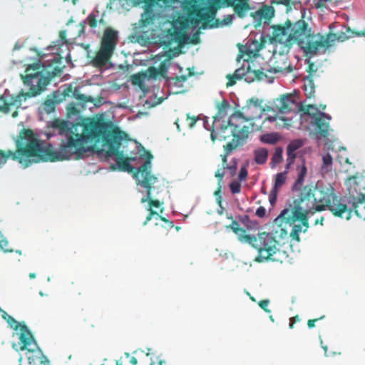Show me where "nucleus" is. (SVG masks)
<instances>
[{
    "instance_id": "13",
    "label": "nucleus",
    "mask_w": 365,
    "mask_h": 365,
    "mask_svg": "<svg viewBox=\"0 0 365 365\" xmlns=\"http://www.w3.org/2000/svg\"><path fill=\"white\" fill-rule=\"evenodd\" d=\"M304 112L312 117L311 123L316 127L317 134L320 137L327 138L329 135L331 117L324 112L319 111L315 105L307 106Z\"/></svg>"
},
{
    "instance_id": "31",
    "label": "nucleus",
    "mask_w": 365,
    "mask_h": 365,
    "mask_svg": "<svg viewBox=\"0 0 365 365\" xmlns=\"http://www.w3.org/2000/svg\"><path fill=\"white\" fill-rule=\"evenodd\" d=\"M279 140V136L276 133H266L260 136V141L269 144L274 145Z\"/></svg>"
},
{
    "instance_id": "20",
    "label": "nucleus",
    "mask_w": 365,
    "mask_h": 365,
    "mask_svg": "<svg viewBox=\"0 0 365 365\" xmlns=\"http://www.w3.org/2000/svg\"><path fill=\"white\" fill-rule=\"evenodd\" d=\"M295 101L291 95H283L274 101V106L280 113H287L292 110Z\"/></svg>"
},
{
    "instance_id": "37",
    "label": "nucleus",
    "mask_w": 365,
    "mask_h": 365,
    "mask_svg": "<svg viewBox=\"0 0 365 365\" xmlns=\"http://www.w3.org/2000/svg\"><path fill=\"white\" fill-rule=\"evenodd\" d=\"M317 66L314 63L309 61V65L307 68V71L309 73L307 76H312V78L317 79L319 76L317 73Z\"/></svg>"
},
{
    "instance_id": "51",
    "label": "nucleus",
    "mask_w": 365,
    "mask_h": 365,
    "mask_svg": "<svg viewBox=\"0 0 365 365\" xmlns=\"http://www.w3.org/2000/svg\"><path fill=\"white\" fill-rule=\"evenodd\" d=\"M125 357L129 361L130 364L132 365H137L138 364V360L137 359L130 355L129 353H125Z\"/></svg>"
},
{
    "instance_id": "38",
    "label": "nucleus",
    "mask_w": 365,
    "mask_h": 365,
    "mask_svg": "<svg viewBox=\"0 0 365 365\" xmlns=\"http://www.w3.org/2000/svg\"><path fill=\"white\" fill-rule=\"evenodd\" d=\"M86 21L88 26L92 29H95L98 26L97 16L93 12L87 16Z\"/></svg>"
},
{
    "instance_id": "33",
    "label": "nucleus",
    "mask_w": 365,
    "mask_h": 365,
    "mask_svg": "<svg viewBox=\"0 0 365 365\" xmlns=\"http://www.w3.org/2000/svg\"><path fill=\"white\" fill-rule=\"evenodd\" d=\"M245 140H237L236 138H233L231 142H228L223 146L224 153L230 155L238 145L242 144Z\"/></svg>"
},
{
    "instance_id": "43",
    "label": "nucleus",
    "mask_w": 365,
    "mask_h": 365,
    "mask_svg": "<svg viewBox=\"0 0 365 365\" xmlns=\"http://www.w3.org/2000/svg\"><path fill=\"white\" fill-rule=\"evenodd\" d=\"M178 0H143L144 4H148L150 5H155V4H157L160 1H163V3L167 4V3H175Z\"/></svg>"
},
{
    "instance_id": "3",
    "label": "nucleus",
    "mask_w": 365,
    "mask_h": 365,
    "mask_svg": "<svg viewBox=\"0 0 365 365\" xmlns=\"http://www.w3.org/2000/svg\"><path fill=\"white\" fill-rule=\"evenodd\" d=\"M297 198L299 200L301 208L309 209L311 215L329 210L335 217L350 220L346 196L339 197L331 185H304Z\"/></svg>"
},
{
    "instance_id": "48",
    "label": "nucleus",
    "mask_w": 365,
    "mask_h": 365,
    "mask_svg": "<svg viewBox=\"0 0 365 365\" xmlns=\"http://www.w3.org/2000/svg\"><path fill=\"white\" fill-rule=\"evenodd\" d=\"M159 71V75L164 76L167 73L168 67L165 62L160 63L159 68H158Z\"/></svg>"
},
{
    "instance_id": "32",
    "label": "nucleus",
    "mask_w": 365,
    "mask_h": 365,
    "mask_svg": "<svg viewBox=\"0 0 365 365\" xmlns=\"http://www.w3.org/2000/svg\"><path fill=\"white\" fill-rule=\"evenodd\" d=\"M283 149L281 147H277L274 150V153L271 158L270 165L271 167L273 168H274L277 164L280 163L283 160Z\"/></svg>"
},
{
    "instance_id": "36",
    "label": "nucleus",
    "mask_w": 365,
    "mask_h": 365,
    "mask_svg": "<svg viewBox=\"0 0 365 365\" xmlns=\"http://www.w3.org/2000/svg\"><path fill=\"white\" fill-rule=\"evenodd\" d=\"M233 15L229 14L225 16L222 21H220L219 19H216L214 24L210 26V28L218 27L220 25H229L232 23L233 21Z\"/></svg>"
},
{
    "instance_id": "63",
    "label": "nucleus",
    "mask_w": 365,
    "mask_h": 365,
    "mask_svg": "<svg viewBox=\"0 0 365 365\" xmlns=\"http://www.w3.org/2000/svg\"><path fill=\"white\" fill-rule=\"evenodd\" d=\"M98 22H99V24L103 26L106 25V21L103 18H101L100 20H98Z\"/></svg>"
},
{
    "instance_id": "27",
    "label": "nucleus",
    "mask_w": 365,
    "mask_h": 365,
    "mask_svg": "<svg viewBox=\"0 0 365 365\" xmlns=\"http://www.w3.org/2000/svg\"><path fill=\"white\" fill-rule=\"evenodd\" d=\"M26 94V93H22L21 95L17 96L15 98L13 99L12 101L9 103L6 102L2 96H0V110L7 113L10 110V107L11 106L17 107L19 106L21 102V97H26L27 95ZM28 97L29 96H28Z\"/></svg>"
},
{
    "instance_id": "40",
    "label": "nucleus",
    "mask_w": 365,
    "mask_h": 365,
    "mask_svg": "<svg viewBox=\"0 0 365 365\" xmlns=\"http://www.w3.org/2000/svg\"><path fill=\"white\" fill-rule=\"evenodd\" d=\"M331 1L334 2V0H314L313 1L314 6L317 9H324V8H326L327 4L328 2H331Z\"/></svg>"
},
{
    "instance_id": "56",
    "label": "nucleus",
    "mask_w": 365,
    "mask_h": 365,
    "mask_svg": "<svg viewBox=\"0 0 365 365\" xmlns=\"http://www.w3.org/2000/svg\"><path fill=\"white\" fill-rule=\"evenodd\" d=\"M175 85H178L179 83H182V82H185L187 80V76H176L175 78Z\"/></svg>"
},
{
    "instance_id": "57",
    "label": "nucleus",
    "mask_w": 365,
    "mask_h": 365,
    "mask_svg": "<svg viewBox=\"0 0 365 365\" xmlns=\"http://www.w3.org/2000/svg\"><path fill=\"white\" fill-rule=\"evenodd\" d=\"M225 173L222 171V170H217L215 173V176L219 180V184L222 180V178L224 177Z\"/></svg>"
},
{
    "instance_id": "34",
    "label": "nucleus",
    "mask_w": 365,
    "mask_h": 365,
    "mask_svg": "<svg viewBox=\"0 0 365 365\" xmlns=\"http://www.w3.org/2000/svg\"><path fill=\"white\" fill-rule=\"evenodd\" d=\"M304 144V140L302 139H295L292 140L287 147V151L295 153V151L301 148Z\"/></svg>"
},
{
    "instance_id": "12",
    "label": "nucleus",
    "mask_w": 365,
    "mask_h": 365,
    "mask_svg": "<svg viewBox=\"0 0 365 365\" xmlns=\"http://www.w3.org/2000/svg\"><path fill=\"white\" fill-rule=\"evenodd\" d=\"M71 96L83 103H93L94 101V98L92 96H86L84 94H81L77 88L73 89L72 86L69 85L62 92L56 91L52 93L51 97L48 96L43 104V110L48 113L53 112L56 104L65 101L67 97Z\"/></svg>"
},
{
    "instance_id": "59",
    "label": "nucleus",
    "mask_w": 365,
    "mask_h": 365,
    "mask_svg": "<svg viewBox=\"0 0 365 365\" xmlns=\"http://www.w3.org/2000/svg\"><path fill=\"white\" fill-rule=\"evenodd\" d=\"M324 220V217H321L319 219H317L314 222V225H323V221Z\"/></svg>"
},
{
    "instance_id": "22",
    "label": "nucleus",
    "mask_w": 365,
    "mask_h": 365,
    "mask_svg": "<svg viewBox=\"0 0 365 365\" xmlns=\"http://www.w3.org/2000/svg\"><path fill=\"white\" fill-rule=\"evenodd\" d=\"M297 178L292 186V191L297 192V195L295 197H297L300 194V190L302 189L304 186H303V183L304 182V178L307 174V169L304 163H303L300 166H297Z\"/></svg>"
},
{
    "instance_id": "6",
    "label": "nucleus",
    "mask_w": 365,
    "mask_h": 365,
    "mask_svg": "<svg viewBox=\"0 0 365 365\" xmlns=\"http://www.w3.org/2000/svg\"><path fill=\"white\" fill-rule=\"evenodd\" d=\"M309 209L302 210L299 200L294 197L292 209L284 208L277 220L284 221L287 224L293 225L290 237L297 242L300 241L299 233L305 232L309 228V217L311 214Z\"/></svg>"
},
{
    "instance_id": "25",
    "label": "nucleus",
    "mask_w": 365,
    "mask_h": 365,
    "mask_svg": "<svg viewBox=\"0 0 365 365\" xmlns=\"http://www.w3.org/2000/svg\"><path fill=\"white\" fill-rule=\"evenodd\" d=\"M267 42V40L264 36L260 37V41L257 40H254L252 41V43L249 46V47H245V51L240 49V51L242 54L246 53L250 57L251 56H255L258 53V52L262 50Z\"/></svg>"
},
{
    "instance_id": "21",
    "label": "nucleus",
    "mask_w": 365,
    "mask_h": 365,
    "mask_svg": "<svg viewBox=\"0 0 365 365\" xmlns=\"http://www.w3.org/2000/svg\"><path fill=\"white\" fill-rule=\"evenodd\" d=\"M287 178V170L277 173L275 177L274 187L271 191L269 201L271 204H274L279 190L285 184Z\"/></svg>"
},
{
    "instance_id": "19",
    "label": "nucleus",
    "mask_w": 365,
    "mask_h": 365,
    "mask_svg": "<svg viewBox=\"0 0 365 365\" xmlns=\"http://www.w3.org/2000/svg\"><path fill=\"white\" fill-rule=\"evenodd\" d=\"M347 208L350 210V218L354 213L359 218L365 220V198L347 199Z\"/></svg>"
},
{
    "instance_id": "62",
    "label": "nucleus",
    "mask_w": 365,
    "mask_h": 365,
    "mask_svg": "<svg viewBox=\"0 0 365 365\" xmlns=\"http://www.w3.org/2000/svg\"><path fill=\"white\" fill-rule=\"evenodd\" d=\"M220 192H221V186L219 185V187L215 192V195H216V196L219 195V197H220Z\"/></svg>"
},
{
    "instance_id": "26",
    "label": "nucleus",
    "mask_w": 365,
    "mask_h": 365,
    "mask_svg": "<svg viewBox=\"0 0 365 365\" xmlns=\"http://www.w3.org/2000/svg\"><path fill=\"white\" fill-rule=\"evenodd\" d=\"M153 6L154 5L145 4V11L141 16L143 26H148L154 24L156 19V14L152 8Z\"/></svg>"
},
{
    "instance_id": "53",
    "label": "nucleus",
    "mask_w": 365,
    "mask_h": 365,
    "mask_svg": "<svg viewBox=\"0 0 365 365\" xmlns=\"http://www.w3.org/2000/svg\"><path fill=\"white\" fill-rule=\"evenodd\" d=\"M324 317V316H322L319 318H316V319H309L308 322H307V326L309 329H312L313 327H315V323L317 322H318L319 320L323 319Z\"/></svg>"
},
{
    "instance_id": "8",
    "label": "nucleus",
    "mask_w": 365,
    "mask_h": 365,
    "mask_svg": "<svg viewBox=\"0 0 365 365\" xmlns=\"http://www.w3.org/2000/svg\"><path fill=\"white\" fill-rule=\"evenodd\" d=\"M145 153L147 155L145 162L138 168V172L134 173L133 176L136 180L137 185L145 188L146 191V195L140 200L141 203L148 202L149 205L148 208H158L163 202L158 200H154L152 196L153 185L158 180V178L155 175H152L150 172L153 155L148 151H145Z\"/></svg>"
},
{
    "instance_id": "9",
    "label": "nucleus",
    "mask_w": 365,
    "mask_h": 365,
    "mask_svg": "<svg viewBox=\"0 0 365 365\" xmlns=\"http://www.w3.org/2000/svg\"><path fill=\"white\" fill-rule=\"evenodd\" d=\"M251 245L258 252V256L255 261L263 262L271 260L273 262L279 261L278 255H280V250L277 248L279 244L276 238L270 233L261 232L252 240Z\"/></svg>"
},
{
    "instance_id": "2",
    "label": "nucleus",
    "mask_w": 365,
    "mask_h": 365,
    "mask_svg": "<svg viewBox=\"0 0 365 365\" xmlns=\"http://www.w3.org/2000/svg\"><path fill=\"white\" fill-rule=\"evenodd\" d=\"M271 28L272 33L269 37L270 43L290 47L296 43L305 53L311 56L316 55L321 48L331 47L336 40L344 41L349 38L344 34L334 33L315 34L303 17L294 23L287 19L284 24L272 25Z\"/></svg>"
},
{
    "instance_id": "39",
    "label": "nucleus",
    "mask_w": 365,
    "mask_h": 365,
    "mask_svg": "<svg viewBox=\"0 0 365 365\" xmlns=\"http://www.w3.org/2000/svg\"><path fill=\"white\" fill-rule=\"evenodd\" d=\"M147 210L149 211V213L148 216L146 217L145 221L143 222V225H145L148 224V222H150L153 217H155L157 219H158L159 216L160 215L158 212L153 210L150 208H147Z\"/></svg>"
},
{
    "instance_id": "15",
    "label": "nucleus",
    "mask_w": 365,
    "mask_h": 365,
    "mask_svg": "<svg viewBox=\"0 0 365 365\" xmlns=\"http://www.w3.org/2000/svg\"><path fill=\"white\" fill-rule=\"evenodd\" d=\"M262 72L256 71L255 69H252L250 65L248 63L247 66H242V67L236 69L232 75H227L228 82L227 86H232L236 83V80L244 79L248 83L253 82L255 80L262 81Z\"/></svg>"
},
{
    "instance_id": "49",
    "label": "nucleus",
    "mask_w": 365,
    "mask_h": 365,
    "mask_svg": "<svg viewBox=\"0 0 365 365\" xmlns=\"http://www.w3.org/2000/svg\"><path fill=\"white\" fill-rule=\"evenodd\" d=\"M229 155H227L225 153H224V155H222V164H223V168H227V169H229L230 170H235V167H233V166H229L228 165H227V156Z\"/></svg>"
},
{
    "instance_id": "46",
    "label": "nucleus",
    "mask_w": 365,
    "mask_h": 365,
    "mask_svg": "<svg viewBox=\"0 0 365 365\" xmlns=\"http://www.w3.org/2000/svg\"><path fill=\"white\" fill-rule=\"evenodd\" d=\"M187 120H189V127L192 128L195 126L196 122L200 120V118L195 115L191 116L189 113H187Z\"/></svg>"
},
{
    "instance_id": "17",
    "label": "nucleus",
    "mask_w": 365,
    "mask_h": 365,
    "mask_svg": "<svg viewBox=\"0 0 365 365\" xmlns=\"http://www.w3.org/2000/svg\"><path fill=\"white\" fill-rule=\"evenodd\" d=\"M275 10L272 6L262 5L258 10L251 13L255 28L262 24H269L274 16Z\"/></svg>"
},
{
    "instance_id": "61",
    "label": "nucleus",
    "mask_w": 365,
    "mask_h": 365,
    "mask_svg": "<svg viewBox=\"0 0 365 365\" xmlns=\"http://www.w3.org/2000/svg\"><path fill=\"white\" fill-rule=\"evenodd\" d=\"M140 81V76H133V83L136 84L138 83Z\"/></svg>"
},
{
    "instance_id": "60",
    "label": "nucleus",
    "mask_w": 365,
    "mask_h": 365,
    "mask_svg": "<svg viewBox=\"0 0 365 365\" xmlns=\"http://www.w3.org/2000/svg\"><path fill=\"white\" fill-rule=\"evenodd\" d=\"M59 37H60V38L61 40L66 41V31H60Z\"/></svg>"
},
{
    "instance_id": "7",
    "label": "nucleus",
    "mask_w": 365,
    "mask_h": 365,
    "mask_svg": "<svg viewBox=\"0 0 365 365\" xmlns=\"http://www.w3.org/2000/svg\"><path fill=\"white\" fill-rule=\"evenodd\" d=\"M210 6L208 8H196L193 10V14L196 17V22L203 21L202 28H206L208 22L215 19L217 8L214 5L217 4L220 0H208ZM224 3L233 9L235 14L242 19L246 16L247 12L251 9L250 0H223Z\"/></svg>"
},
{
    "instance_id": "44",
    "label": "nucleus",
    "mask_w": 365,
    "mask_h": 365,
    "mask_svg": "<svg viewBox=\"0 0 365 365\" xmlns=\"http://www.w3.org/2000/svg\"><path fill=\"white\" fill-rule=\"evenodd\" d=\"M323 166L328 167L332 164V157L330 154L327 153L322 157Z\"/></svg>"
},
{
    "instance_id": "64",
    "label": "nucleus",
    "mask_w": 365,
    "mask_h": 365,
    "mask_svg": "<svg viewBox=\"0 0 365 365\" xmlns=\"http://www.w3.org/2000/svg\"><path fill=\"white\" fill-rule=\"evenodd\" d=\"M29 278H30L31 279H34V278H36V274H35V273H34V272L30 273V274H29Z\"/></svg>"
},
{
    "instance_id": "11",
    "label": "nucleus",
    "mask_w": 365,
    "mask_h": 365,
    "mask_svg": "<svg viewBox=\"0 0 365 365\" xmlns=\"http://www.w3.org/2000/svg\"><path fill=\"white\" fill-rule=\"evenodd\" d=\"M257 115H245L241 111H235L228 118L229 125L232 132V137L239 140H246L252 127V121Z\"/></svg>"
},
{
    "instance_id": "55",
    "label": "nucleus",
    "mask_w": 365,
    "mask_h": 365,
    "mask_svg": "<svg viewBox=\"0 0 365 365\" xmlns=\"http://www.w3.org/2000/svg\"><path fill=\"white\" fill-rule=\"evenodd\" d=\"M300 321V318L298 315H296L292 318H290L289 319V328L290 329H293L294 328V324L297 322H299Z\"/></svg>"
},
{
    "instance_id": "45",
    "label": "nucleus",
    "mask_w": 365,
    "mask_h": 365,
    "mask_svg": "<svg viewBox=\"0 0 365 365\" xmlns=\"http://www.w3.org/2000/svg\"><path fill=\"white\" fill-rule=\"evenodd\" d=\"M247 175H248V172H247L246 167H242L240 170L239 175H238L239 180L240 181H245V180H246Z\"/></svg>"
},
{
    "instance_id": "10",
    "label": "nucleus",
    "mask_w": 365,
    "mask_h": 365,
    "mask_svg": "<svg viewBox=\"0 0 365 365\" xmlns=\"http://www.w3.org/2000/svg\"><path fill=\"white\" fill-rule=\"evenodd\" d=\"M118 42V32L110 27L106 28L103 34L99 51L92 59L95 67H103L110 61Z\"/></svg>"
},
{
    "instance_id": "29",
    "label": "nucleus",
    "mask_w": 365,
    "mask_h": 365,
    "mask_svg": "<svg viewBox=\"0 0 365 365\" xmlns=\"http://www.w3.org/2000/svg\"><path fill=\"white\" fill-rule=\"evenodd\" d=\"M267 120L270 122H276L279 128L289 129L292 126V120L284 117L269 116Z\"/></svg>"
},
{
    "instance_id": "5",
    "label": "nucleus",
    "mask_w": 365,
    "mask_h": 365,
    "mask_svg": "<svg viewBox=\"0 0 365 365\" xmlns=\"http://www.w3.org/2000/svg\"><path fill=\"white\" fill-rule=\"evenodd\" d=\"M43 65L40 62H36L26 66L25 74H21V78L27 86H30L29 91L26 95L29 97L36 96L46 90L51 79L60 76L63 67L54 66L51 71H48V76L43 74Z\"/></svg>"
},
{
    "instance_id": "50",
    "label": "nucleus",
    "mask_w": 365,
    "mask_h": 365,
    "mask_svg": "<svg viewBox=\"0 0 365 365\" xmlns=\"http://www.w3.org/2000/svg\"><path fill=\"white\" fill-rule=\"evenodd\" d=\"M148 71L150 78H155L159 75L158 69L155 67H149Z\"/></svg>"
},
{
    "instance_id": "28",
    "label": "nucleus",
    "mask_w": 365,
    "mask_h": 365,
    "mask_svg": "<svg viewBox=\"0 0 365 365\" xmlns=\"http://www.w3.org/2000/svg\"><path fill=\"white\" fill-rule=\"evenodd\" d=\"M312 76H306L304 78V91L307 98L314 97L316 79L312 78Z\"/></svg>"
},
{
    "instance_id": "41",
    "label": "nucleus",
    "mask_w": 365,
    "mask_h": 365,
    "mask_svg": "<svg viewBox=\"0 0 365 365\" xmlns=\"http://www.w3.org/2000/svg\"><path fill=\"white\" fill-rule=\"evenodd\" d=\"M230 188L233 194H237L241 191V185L239 182L234 181L230 183Z\"/></svg>"
},
{
    "instance_id": "23",
    "label": "nucleus",
    "mask_w": 365,
    "mask_h": 365,
    "mask_svg": "<svg viewBox=\"0 0 365 365\" xmlns=\"http://www.w3.org/2000/svg\"><path fill=\"white\" fill-rule=\"evenodd\" d=\"M216 108L217 110L216 115L214 117L213 126L218 127V123L221 119L227 115V110L230 108V105L229 102L223 98L221 101H216Z\"/></svg>"
},
{
    "instance_id": "54",
    "label": "nucleus",
    "mask_w": 365,
    "mask_h": 365,
    "mask_svg": "<svg viewBox=\"0 0 365 365\" xmlns=\"http://www.w3.org/2000/svg\"><path fill=\"white\" fill-rule=\"evenodd\" d=\"M256 215L259 217H263L266 214V210L264 207H259L255 212Z\"/></svg>"
},
{
    "instance_id": "16",
    "label": "nucleus",
    "mask_w": 365,
    "mask_h": 365,
    "mask_svg": "<svg viewBox=\"0 0 365 365\" xmlns=\"http://www.w3.org/2000/svg\"><path fill=\"white\" fill-rule=\"evenodd\" d=\"M349 200L365 198V177L363 175L351 177L346 182Z\"/></svg>"
},
{
    "instance_id": "18",
    "label": "nucleus",
    "mask_w": 365,
    "mask_h": 365,
    "mask_svg": "<svg viewBox=\"0 0 365 365\" xmlns=\"http://www.w3.org/2000/svg\"><path fill=\"white\" fill-rule=\"evenodd\" d=\"M231 136L232 137V132H231V128L228 121L227 125H222L220 122L218 123L217 128L213 125L212 126L210 138L213 142L217 139L220 141H224Z\"/></svg>"
},
{
    "instance_id": "14",
    "label": "nucleus",
    "mask_w": 365,
    "mask_h": 365,
    "mask_svg": "<svg viewBox=\"0 0 365 365\" xmlns=\"http://www.w3.org/2000/svg\"><path fill=\"white\" fill-rule=\"evenodd\" d=\"M293 70L292 66L289 62L287 55L284 53L274 54L269 60V65L266 67L261 68L260 69L255 70L256 71L262 72V80L269 78V74L277 73H290Z\"/></svg>"
},
{
    "instance_id": "58",
    "label": "nucleus",
    "mask_w": 365,
    "mask_h": 365,
    "mask_svg": "<svg viewBox=\"0 0 365 365\" xmlns=\"http://www.w3.org/2000/svg\"><path fill=\"white\" fill-rule=\"evenodd\" d=\"M158 219L165 222L170 228H173L174 227V223L173 221H170L161 215L159 216Z\"/></svg>"
},
{
    "instance_id": "42",
    "label": "nucleus",
    "mask_w": 365,
    "mask_h": 365,
    "mask_svg": "<svg viewBox=\"0 0 365 365\" xmlns=\"http://www.w3.org/2000/svg\"><path fill=\"white\" fill-rule=\"evenodd\" d=\"M269 304V299H263L258 302V305L260 308H262L267 313H270L271 310L268 309V305Z\"/></svg>"
},
{
    "instance_id": "1",
    "label": "nucleus",
    "mask_w": 365,
    "mask_h": 365,
    "mask_svg": "<svg viewBox=\"0 0 365 365\" xmlns=\"http://www.w3.org/2000/svg\"><path fill=\"white\" fill-rule=\"evenodd\" d=\"M53 128L65 136L60 145L61 160L70 159L73 155H82L89 150L88 143H100L107 147L106 156H115V162L121 171L132 172L133 167L130 162L134 157H125L120 150L122 141L127 137L125 132L113 126L110 121L101 118H89L82 123H72L68 121L56 119L52 123Z\"/></svg>"
},
{
    "instance_id": "47",
    "label": "nucleus",
    "mask_w": 365,
    "mask_h": 365,
    "mask_svg": "<svg viewBox=\"0 0 365 365\" xmlns=\"http://www.w3.org/2000/svg\"><path fill=\"white\" fill-rule=\"evenodd\" d=\"M229 227L235 232L238 233L239 231L241 230V227H240V224L237 221L233 220L232 224L229 226Z\"/></svg>"
},
{
    "instance_id": "30",
    "label": "nucleus",
    "mask_w": 365,
    "mask_h": 365,
    "mask_svg": "<svg viewBox=\"0 0 365 365\" xmlns=\"http://www.w3.org/2000/svg\"><path fill=\"white\" fill-rule=\"evenodd\" d=\"M255 161L257 164H264L268 158V150L266 148H260L254 151Z\"/></svg>"
},
{
    "instance_id": "35",
    "label": "nucleus",
    "mask_w": 365,
    "mask_h": 365,
    "mask_svg": "<svg viewBox=\"0 0 365 365\" xmlns=\"http://www.w3.org/2000/svg\"><path fill=\"white\" fill-rule=\"evenodd\" d=\"M241 230L242 231H239L238 233H235L237 235L238 240L240 242H247L249 245H252L253 244L252 240L255 239V236L247 235L246 230L242 227H241Z\"/></svg>"
},
{
    "instance_id": "24",
    "label": "nucleus",
    "mask_w": 365,
    "mask_h": 365,
    "mask_svg": "<svg viewBox=\"0 0 365 365\" xmlns=\"http://www.w3.org/2000/svg\"><path fill=\"white\" fill-rule=\"evenodd\" d=\"M262 102L257 98H252L247 101V104L242 107V110L245 115H257L259 117V114L257 113L262 110Z\"/></svg>"
},
{
    "instance_id": "4",
    "label": "nucleus",
    "mask_w": 365,
    "mask_h": 365,
    "mask_svg": "<svg viewBox=\"0 0 365 365\" xmlns=\"http://www.w3.org/2000/svg\"><path fill=\"white\" fill-rule=\"evenodd\" d=\"M16 150H0V167L5 164L9 159L17 161L24 168L29 166L31 158H38L42 160L58 161L61 159L60 148L52 150L43 145L42 141L31 129L21 130L15 140Z\"/></svg>"
},
{
    "instance_id": "52",
    "label": "nucleus",
    "mask_w": 365,
    "mask_h": 365,
    "mask_svg": "<svg viewBox=\"0 0 365 365\" xmlns=\"http://www.w3.org/2000/svg\"><path fill=\"white\" fill-rule=\"evenodd\" d=\"M287 162L289 163V164H293L296 158V153L287 151Z\"/></svg>"
}]
</instances>
